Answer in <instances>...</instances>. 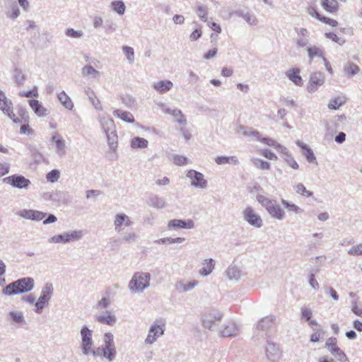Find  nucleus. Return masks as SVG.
I'll use <instances>...</instances> for the list:
<instances>
[{"label": "nucleus", "instance_id": "1", "mask_svg": "<svg viewBox=\"0 0 362 362\" xmlns=\"http://www.w3.org/2000/svg\"><path fill=\"white\" fill-rule=\"evenodd\" d=\"M100 126L105 134L110 151L115 152L117 148L118 136L114 120L110 117L103 116L98 119Z\"/></svg>", "mask_w": 362, "mask_h": 362}, {"label": "nucleus", "instance_id": "2", "mask_svg": "<svg viewBox=\"0 0 362 362\" xmlns=\"http://www.w3.org/2000/svg\"><path fill=\"white\" fill-rule=\"evenodd\" d=\"M35 286L34 279L31 277L19 279L8 284L2 291L5 296H13L28 293L32 291Z\"/></svg>", "mask_w": 362, "mask_h": 362}, {"label": "nucleus", "instance_id": "3", "mask_svg": "<svg viewBox=\"0 0 362 362\" xmlns=\"http://www.w3.org/2000/svg\"><path fill=\"white\" fill-rule=\"evenodd\" d=\"M257 200L265 208L267 213L274 219L281 221L285 217V211L274 199H271L264 195H258Z\"/></svg>", "mask_w": 362, "mask_h": 362}, {"label": "nucleus", "instance_id": "4", "mask_svg": "<svg viewBox=\"0 0 362 362\" xmlns=\"http://www.w3.org/2000/svg\"><path fill=\"white\" fill-rule=\"evenodd\" d=\"M149 273L136 272L129 282L128 288L133 293H141L149 286Z\"/></svg>", "mask_w": 362, "mask_h": 362}, {"label": "nucleus", "instance_id": "5", "mask_svg": "<svg viewBox=\"0 0 362 362\" xmlns=\"http://www.w3.org/2000/svg\"><path fill=\"white\" fill-rule=\"evenodd\" d=\"M275 321V317L273 315H269L262 317L257 324L256 327L254 330V338L257 341H259L260 338H268L270 337L267 331L272 327Z\"/></svg>", "mask_w": 362, "mask_h": 362}, {"label": "nucleus", "instance_id": "6", "mask_svg": "<svg viewBox=\"0 0 362 362\" xmlns=\"http://www.w3.org/2000/svg\"><path fill=\"white\" fill-rule=\"evenodd\" d=\"M83 235V230L67 231L49 238L48 239V243L66 244L79 240L81 239Z\"/></svg>", "mask_w": 362, "mask_h": 362}, {"label": "nucleus", "instance_id": "7", "mask_svg": "<svg viewBox=\"0 0 362 362\" xmlns=\"http://www.w3.org/2000/svg\"><path fill=\"white\" fill-rule=\"evenodd\" d=\"M53 291L52 284L50 282L46 283L42 289L40 296L35 303V312L36 313L40 314L42 312L45 305L50 300Z\"/></svg>", "mask_w": 362, "mask_h": 362}, {"label": "nucleus", "instance_id": "8", "mask_svg": "<svg viewBox=\"0 0 362 362\" xmlns=\"http://www.w3.org/2000/svg\"><path fill=\"white\" fill-rule=\"evenodd\" d=\"M160 109L164 114L172 117L173 122L180 127H185L187 124V119L182 112L175 107H170L164 104H160Z\"/></svg>", "mask_w": 362, "mask_h": 362}, {"label": "nucleus", "instance_id": "9", "mask_svg": "<svg viewBox=\"0 0 362 362\" xmlns=\"http://www.w3.org/2000/svg\"><path fill=\"white\" fill-rule=\"evenodd\" d=\"M80 334L81 337V352L83 355L88 356L91 351V347L93 346V331L87 326H83Z\"/></svg>", "mask_w": 362, "mask_h": 362}, {"label": "nucleus", "instance_id": "10", "mask_svg": "<svg viewBox=\"0 0 362 362\" xmlns=\"http://www.w3.org/2000/svg\"><path fill=\"white\" fill-rule=\"evenodd\" d=\"M222 318V314L216 310L205 313L202 317L203 326L209 329H215Z\"/></svg>", "mask_w": 362, "mask_h": 362}, {"label": "nucleus", "instance_id": "11", "mask_svg": "<svg viewBox=\"0 0 362 362\" xmlns=\"http://www.w3.org/2000/svg\"><path fill=\"white\" fill-rule=\"evenodd\" d=\"M243 217L244 221L255 228H259L262 226L261 216L251 206H247L243 211Z\"/></svg>", "mask_w": 362, "mask_h": 362}, {"label": "nucleus", "instance_id": "12", "mask_svg": "<svg viewBox=\"0 0 362 362\" xmlns=\"http://www.w3.org/2000/svg\"><path fill=\"white\" fill-rule=\"evenodd\" d=\"M266 345L264 346L266 357L272 362H277L281 358V351L279 346L272 341L270 337L265 338Z\"/></svg>", "mask_w": 362, "mask_h": 362}, {"label": "nucleus", "instance_id": "13", "mask_svg": "<svg viewBox=\"0 0 362 362\" xmlns=\"http://www.w3.org/2000/svg\"><path fill=\"white\" fill-rule=\"evenodd\" d=\"M4 182L11 186L20 189H26L30 185V181L21 175H13L3 179Z\"/></svg>", "mask_w": 362, "mask_h": 362}, {"label": "nucleus", "instance_id": "14", "mask_svg": "<svg viewBox=\"0 0 362 362\" xmlns=\"http://www.w3.org/2000/svg\"><path fill=\"white\" fill-rule=\"evenodd\" d=\"M186 176L190 180V184L194 187L199 189H206L207 187L208 182L200 172L189 170L187 171Z\"/></svg>", "mask_w": 362, "mask_h": 362}, {"label": "nucleus", "instance_id": "15", "mask_svg": "<svg viewBox=\"0 0 362 362\" xmlns=\"http://www.w3.org/2000/svg\"><path fill=\"white\" fill-rule=\"evenodd\" d=\"M326 348L328 351L339 361L347 362L348 358L344 351L337 344V339L334 337H329L327 339L326 344Z\"/></svg>", "mask_w": 362, "mask_h": 362}, {"label": "nucleus", "instance_id": "16", "mask_svg": "<svg viewBox=\"0 0 362 362\" xmlns=\"http://www.w3.org/2000/svg\"><path fill=\"white\" fill-rule=\"evenodd\" d=\"M325 81V77L322 72L315 71L310 74L309 81L307 90L309 93H313L317 91L318 87L322 86Z\"/></svg>", "mask_w": 362, "mask_h": 362}, {"label": "nucleus", "instance_id": "17", "mask_svg": "<svg viewBox=\"0 0 362 362\" xmlns=\"http://www.w3.org/2000/svg\"><path fill=\"white\" fill-rule=\"evenodd\" d=\"M295 32L296 33L295 42L297 47H307L310 44V31L304 28H295Z\"/></svg>", "mask_w": 362, "mask_h": 362}, {"label": "nucleus", "instance_id": "18", "mask_svg": "<svg viewBox=\"0 0 362 362\" xmlns=\"http://www.w3.org/2000/svg\"><path fill=\"white\" fill-rule=\"evenodd\" d=\"M132 224L130 218L124 213L117 214L114 220V229L116 233L121 234L124 226H130Z\"/></svg>", "mask_w": 362, "mask_h": 362}, {"label": "nucleus", "instance_id": "19", "mask_svg": "<svg viewBox=\"0 0 362 362\" xmlns=\"http://www.w3.org/2000/svg\"><path fill=\"white\" fill-rule=\"evenodd\" d=\"M51 141L55 144L56 154L61 158L64 157L66 155V145L62 136L54 133L51 137Z\"/></svg>", "mask_w": 362, "mask_h": 362}, {"label": "nucleus", "instance_id": "20", "mask_svg": "<svg viewBox=\"0 0 362 362\" xmlns=\"http://www.w3.org/2000/svg\"><path fill=\"white\" fill-rule=\"evenodd\" d=\"M17 214L25 219L36 221L42 220L47 216V214L45 212L33 209H22Z\"/></svg>", "mask_w": 362, "mask_h": 362}, {"label": "nucleus", "instance_id": "21", "mask_svg": "<svg viewBox=\"0 0 362 362\" xmlns=\"http://www.w3.org/2000/svg\"><path fill=\"white\" fill-rule=\"evenodd\" d=\"M168 228H175L182 229H193L194 228V222L192 219H173L168 222Z\"/></svg>", "mask_w": 362, "mask_h": 362}, {"label": "nucleus", "instance_id": "22", "mask_svg": "<svg viewBox=\"0 0 362 362\" xmlns=\"http://www.w3.org/2000/svg\"><path fill=\"white\" fill-rule=\"evenodd\" d=\"M240 329L234 322H229L225 325L223 329L220 331V334L223 337H235L239 334Z\"/></svg>", "mask_w": 362, "mask_h": 362}, {"label": "nucleus", "instance_id": "23", "mask_svg": "<svg viewBox=\"0 0 362 362\" xmlns=\"http://www.w3.org/2000/svg\"><path fill=\"white\" fill-rule=\"evenodd\" d=\"M199 284V282L197 280L187 281L186 279H182L177 282L176 288L180 292L185 293L192 291L195 287L198 286Z\"/></svg>", "mask_w": 362, "mask_h": 362}, {"label": "nucleus", "instance_id": "24", "mask_svg": "<svg viewBox=\"0 0 362 362\" xmlns=\"http://www.w3.org/2000/svg\"><path fill=\"white\" fill-rule=\"evenodd\" d=\"M215 268V261L212 258L204 259L202 262V268L199 270V274L202 276H207L212 273Z\"/></svg>", "mask_w": 362, "mask_h": 362}, {"label": "nucleus", "instance_id": "25", "mask_svg": "<svg viewBox=\"0 0 362 362\" xmlns=\"http://www.w3.org/2000/svg\"><path fill=\"white\" fill-rule=\"evenodd\" d=\"M8 317L11 323L18 326H23L26 321L22 311L11 310L8 313Z\"/></svg>", "mask_w": 362, "mask_h": 362}, {"label": "nucleus", "instance_id": "26", "mask_svg": "<svg viewBox=\"0 0 362 362\" xmlns=\"http://www.w3.org/2000/svg\"><path fill=\"white\" fill-rule=\"evenodd\" d=\"M13 103L11 100L6 98L4 92L0 90V110L5 115H10L12 113Z\"/></svg>", "mask_w": 362, "mask_h": 362}, {"label": "nucleus", "instance_id": "27", "mask_svg": "<svg viewBox=\"0 0 362 362\" xmlns=\"http://www.w3.org/2000/svg\"><path fill=\"white\" fill-rule=\"evenodd\" d=\"M286 76L295 85L298 86H302L303 85V81L302 77L300 76V69L298 68H293L289 69L286 72Z\"/></svg>", "mask_w": 362, "mask_h": 362}, {"label": "nucleus", "instance_id": "28", "mask_svg": "<svg viewBox=\"0 0 362 362\" xmlns=\"http://www.w3.org/2000/svg\"><path fill=\"white\" fill-rule=\"evenodd\" d=\"M29 105L38 117H46L49 111L37 100H30Z\"/></svg>", "mask_w": 362, "mask_h": 362}, {"label": "nucleus", "instance_id": "29", "mask_svg": "<svg viewBox=\"0 0 362 362\" xmlns=\"http://www.w3.org/2000/svg\"><path fill=\"white\" fill-rule=\"evenodd\" d=\"M18 114L19 117H16V115L12 111V113L10 115H7V116L13 120L14 123L20 124V123H27L28 121V113L25 109L23 107H20Z\"/></svg>", "mask_w": 362, "mask_h": 362}, {"label": "nucleus", "instance_id": "30", "mask_svg": "<svg viewBox=\"0 0 362 362\" xmlns=\"http://www.w3.org/2000/svg\"><path fill=\"white\" fill-rule=\"evenodd\" d=\"M343 71L348 78H351L361 71L360 67L351 62H348L344 64Z\"/></svg>", "mask_w": 362, "mask_h": 362}, {"label": "nucleus", "instance_id": "31", "mask_svg": "<svg viewBox=\"0 0 362 362\" xmlns=\"http://www.w3.org/2000/svg\"><path fill=\"white\" fill-rule=\"evenodd\" d=\"M296 144L298 147L301 149L304 150L303 155L305 156L307 160L309 163H316V157L313 151V150L305 143L303 141L298 140Z\"/></svg>", "mask_w": 362, "mask_h": 362}, {"label": "nucleus", "instance_id": "32", "mask_svg": "<svg viewBox=\"0 0 362 362\" xmlns=\"http://www.w3.org/2000/svg\"><path fill=\"white\" fill-rule=\"evenodd\" d=\"M95 320L101 324L112 326L116 323L117 317L114 314L107 311L105 313L97 316Z\"/></svg>", "mask_w": 362, "mask_h": 362}, {"label": "nucleus", "instance_id": "33", "mask_svg": "<svg viewBox=\"0 0 362 362\" xmlns=\"http://www.w3.org/2000/svg\"><path fill=\"white\" fill-rule=\"evenodd\" d=\"M225 274L230 281H238L241 277V272L235 265H230L226 270Z\"/></svg>", "mask_w": 362, "mask_h": 362}, {"label": "nucleus", "instance_id": "34", "mask_svg": "<svg viewBox=\"0 0 362 362\" xmlns=\"http://www.w3.org/2000/svg\"><path fill=\"white\" fill-rule=\"evenodd\" d=\"M215 162L218 165L232 164L234 165H238L240 164L238 157L235 156H218L215 158Z\"/></svg>", "mask_w": 362, "mask_h": 362}, {"label": "nucleus", "instance_id": "35", "mask_svg": "<svg viewBox=\"0 0 362 362\" xmlns=\"http://www.w3.org/2000/svg\"><path fill=\"white\" fill-rule=\"evenodd\" d=\"M308 52V57L309 58L310 62H311L313 59L316 57H320L321 59L323 58L324 56V52L322 49L317 47L316 45L313 46H308L305 48Z\"/></svg>", "mask_w": 362, "mask_h": 362}, {"label": "nucleus", "instance_id": "36", "mask_svg": "<svg viewBox=\"0 0 362 362\" xmlns=\"http://www.w3.org/2000/svg\"><path fill=\"white\" fill-rule=\"evenodd\" d=\"M113 115L122 119V121L127 123H134L135 120L134 119L133 115L127 111H122L120 110H115L113 111Z\"/></svg>", "mask_w": 362, "mask_h": 362}, {"label": "nucleus", "instance_id": "37", "mask_svg": "<svg viewBox=\"0 0 362 362\" xmlns=\"http://www.w3.org/2000/svg\"><path fill=\"white\" fill-rule=\"evenodd\" d=\"M81 74L83 77H89L91 78H98L100 73L91 65H86L82 68Z\"/></svg>", "mask_w": 362, "mask_h": 362}, {"label": "nucleus", "instance_id": "38", "mask_svg": "<svg viewBox=\"0 0 362 362\" xmlns=\"http://www.w3.org/2000/svg\"><path fill=\"white\" fill-rule=\"evenodd\" d=\"M321 5L325 10L329 13L336 12L339 7L337 0H321Z\"/></svg>", "mask_w": 362, "mask_h": 362}, {"label": "nucleus", "instance_id": "39", "mask_svg": "<svg viewBox=\"0 0 362 362\" xmlns=\"http://www.w3.org/2000/svg\"><path fill=\"white\" fill-rule=\"evenodd\" d=\"M130 146L132 148H144L148 146V141L144 138L134 136L132 139Z\"/></svg>", "mask_w": 362, "mask_h": 362}, {"label": "nucleus", "instance_id": "40", "mask_svg": "<svg viewBox=\"0 0 362 362\" xmlns=\"http://www.w3.org/2000/svg\"><path fill=\"white\" fill-rule=\"evenodd\" d=\"M59 100L63 105L64 107L68 110H72L74 104L71 98L66 94L64 91H62L57 95Z\"/></svg>", "mask_w": 362, "mask_h": 362}, {"label": "nucleus", "instance_id": "41", "mask_svg": "<svg viewBox=\"0 0 362 362\" xmlns=\"http://www.w3.org/2000/svg\"><path fill=\"white\" fill-rule=\"evenodd\" d=\"M236 14L238 16L244 18L245 20V21L249 25H255L257 23V20L256 17L253 14H251L249 12H245L243 11H237Z\"/></svg>", "mask_w": 362, "mask_h": 362}, {"label": "nucleus", "instance_id": "42", "mask_svg": "<svg viewBox=\"0 0 362 362\" xmlns=\"http://www.w3.org/2000/svg\"><path fill=\"white\" fill-rule=\"evenodd\" d=\"M158 325L156 323H154L150 328V330L148 332V334L145 339V343L147 344H151L154 341H156L157 337V333H158Z\"/></svg>", "mask_w": 362, "mask_h": 362}, {"label": "nucleus", "instance_id": "43", "mask_svg": "<svg viewBox=\"0 0 362 362\" xmlns=\"http://www.w3.org/2000/svg\"><path fill=\"white\" fill-rule=\"evenodd\" d=\"M239 130L241 131L242 134L244 136H255L257 140L259 139L260 134L257 131L253 130L252 128L247 127L240 126Z\"/></svg>", "mask_w": 362, "mask_h": 362}, {"label": "nucleus", "instance_id": "44", "mask_svg": "<svg viewBox=\"0 0 362 362\" xmlns=\"http://www.w3.org/2000/svg\"><path fill=\"white\" fill-rule=\"evenodd\" d=\"M111 8L119 15H123L125 12L126 6L122 1H113L111 3Z\"/></svg>", "mask_w": 362, "mask_h": 362}, {"label": "nucleus", "instance_id": "45", "mask_svg": "<svg viewBox=\"0 0 362 362\" xmlns=\"http://www.w3.org/2000/svg\"><path fill=\"white\" fill-rule=\"evenodd\" d=\"M138 240V235L135 232L125 233L120 241L127 244H133Z\"/></svg>", "mask_w": 362, "mask_h": 362}, {"label": "nucleus", "instance_id": "46", "mask_svg": "<svg viewBox=\"0 0 362 362\" xmlns=\"http://www.w3.org/2000/svg\"><path fill=\"white\" fill-rule=\"evenodd\" d=\"M13 78L18 86H22L25 80V77L22 71L17 68L13 71Z\"/></svg>", "mask_w": 362, "mask_h": 362}, {"label": "nucleus", "instance_id": "47", "mask_svg": "<svg viewBox=\"0 0 362 362\" xmlns=\"http://www.w3.org/2000/svg\"><path fill=\"white\" fill-rule=\"evenodd\" d=\"M122 50H123L124 54L126 56V58H127L128 62L130 64H133L134 62V49L132 47H131L123 46L122 47Z\"/></svg>", "mask_w": 362, "mask_h": 362}, {"label": "nucleus", "instance_id": "48", "mask_svg": "<svg viewBox=\"0 0 362 362\" xmlns=\"http://www.w3.org/2000/svg\"><path fill=\"white\" fill-rule=\"evenodd\" d=\"M345 103V100L340 98H332L329 100L328 107L330 110H337L342 106Z\"/></svg>", "mask_w": 362, "mask_h": 362}, {"label": "nucleus", "instance_id": "49", "mask_svg": "<svg viewBox=\"0 0 362 362\" xmlns=\"http://www.w3.org/2000/svg\"><path fill=\"white\" fill-rule=\"evenodd\" d=\"M282 204L285 206L286 209H287L290 211H293L296 214H300L302 212V209L298 206L297 205L290 203L288 201L285 199L281 200Z\"/></svg>", "mask_w": 362, "mask_h": 362}, {"label": "nucleus", "instance_id": "50", "mask_svg": "<svg viewBox=\"0 0 362 362\" xmlns=\"http://www.w3.org/2000/svg\"><path fill=\"white\" fill-rule=\"evenodd\" d=\"M296 193L306 196L307 197H312L313 193L310 191L307 190L305 187L302 183H298L296 186Z\"/></svg>", "mask_w": 362, "mask_h": 362}, {"label": "nucleus", "instance_id": "51", "mask_svg": "<svg viewBox=\"0 0 362 362\" xmlns=\"http://www.w3.org/2000/svg\"><path fill=\"white\" fill-rule=\"evenodd\" d=\"M116 356V349L115 346L105 348V351H103V357L107 359L109 361H113Z\"/></svg>", "mask_w": 362, "mask_h": 362}, {"label": "nucleus", "instance_id": "52", "mask_svg": "<svg viewBox=\"0 0 362 362\" xmlns=\"http://www.w3.org/2000/svg\"><path fill=\"white\" fill-rule=\"evenodd\" d=\"M59 177L60 172L58 170H52L50 172H49L46 175L47 181L51 183L57 182L59 180Z\"/></svg>", "mask_w": 362, "mask_h": 362}, {"label": "nucleus", "instance_id": "53", "mask_svg": "<svg viewBox=\"0 0 362 362\" xmlns=\"http://www.w3.org/2000/svg\"><path fill=\"white\" fill-rule=\"evenodd\" d=\"M104 343L105 346L104 348H110V347H114L115 343H114V336L110 332H107L104 334Z\"/></svg>", "mask_w": 362, "mask_h": 362}, {"label": "nucleus", "instance_id": "54", "mask_svg": "<svg viewBox=\"0 0 362 362\" xmlns=\"http://www.w3.org/2000/svg\"><path fill=\"white\" fill-rule=\"evenodd\" d=\"M301 320H304L306 322L310 320L313 317V311L311 309L303 306L300 308Z\"/></svg>", "mask_w": 362, "mask_h": 362}, {"label": "nucleus", "instance_id": "55", "mask_svg": "<svg viewBox=\"0 0 362 362\" xmlns=\"http://www.w3.org/2000/svg\"><path fill=\"white\" fill-rule=\"evenodd\" d=\"M255 166L261 170H268L270 168V163L261 159L255 158L253 160Z\"/></svg>", "mask_w": 362, "mask_h": 362}, {"label": "nucleus", "instance_id": "56", "mask_svg": "<svg viewBox=\"0 0 362 362\" xmlns=\"http://www.w3.org/2000/svg\"><path fill=\"white\" fill-rule=\"evenodd\" d=\"M173 86V82L168 80L160 81V93H166Z\"/></svg>", "mask_w": 362, "mask_h": 362}, {"label": "nucleus", "instance_id": "57", "mask_svg": "<svg viewBox=\"0 0 362 362\" xmlns=\"http://www.w3.org/2000/svg\"><path fill=\"white\" fill-rule=\"evenodd\" d=\"M348 254L353 256L362 255V243L352 246L348 250Z\"/></svg>", "mask_w": 362, "mask_h": 362}, {"label": "nucleus", "instance_id": "58", "mask_svg": "<svg viewBox=\"0 0 362 362\" xmlns=\"http://www.w3.org/2000/svg\"><path fill=\"white\" fill-rule=\"evenodd\" d=\"M184 238H165L160 239V243L163 244H173V243H182L185 241Z\"/></svg>", "mask_w": 362, "mask_h": 362}, {"label": "nucleus", "instance_id": "59", "mask_svg": "<svg viewBox=\"0 0 362 362\" xmlns=\"http://www.w3.org/2000/svg\"><path fill=\"white\" fill-rule=\"evenodd\" d=\"M207 8L206 6H199L197 10V13L199 17L204 22L207 21Z\"/></svg>", "mask_w": 362, "mask_h": 362}, {"label": "nucleus", "instance_id": "60", "mask_svg": "<svg viewBox=\"0 0 362 362\" xmlns=\"http://www.w3.org/2000/svg\"><path fill=\"white\" fill-rule=\"evenodd\" d=\"M173 160L177 165H186L188 162L187 158L179 155H173Z\"/></svg>", "mask_w": 362, "mask_h": 362}, {"label": "nucleus", "instance_id": "61", "mask_svg": "<svg viewBox=\"0 0 362 362\" xmlns=\"http://www.w3.org/2000/svg\"><path fill=\"white\" fill-rule=\"evenodd\" d=\"M325 36L327 38H329L332 40V41L338 43L340 45H342L344 44L345 40L339 37H338L335 33H326Z\"/></svg>", "mask_w": 362, "mask_h": 362}, {"label": "nucleus", "instance_id": "62", "mask_svg": "<svg viewBox=\"0 0 362 362\" xmlns=\"http://www.w3.org/2000/svg\"><path fill=\"white\" fill-rule=\"evenodd\" d=\"M66 35L73 38H80L83 36V33L81 30H75L73 28H68L66 30Z\"/></svg>", "mask_w": 362, "mask_h": 362}, {"label": "nucleus", "instance_id": "63", "mask_svg": "<svg viewBox=\"0 0 362 362\" xmlns=\"http://www.w3.org/2000/svg\"><path fill=\"white\" fill-rule=\"evenodd\" d=\"M19 95L21 97L30 98L31 96H34L35 98L38 97V92L37 86H34L33 88L30 90L24 92L21 91L19 93Z\"/></svg>", "mask_w": 362, "mask_h": 362}, {"label": "nucleus", "instance_id": "64", "mask_svg": "<svg viewBox=\"0 0 362 362\" xmlns=\"http://www.w3.org/2000/svg\"><path fill=\"white\" fill-rule=\"evenodd\" d=\"M351 311L356 315L362 317V309L358 307L357 301L354 300L351 301Z\"/></svg>", "mask_w": 362, "mask_h": 362}]
</instances>
